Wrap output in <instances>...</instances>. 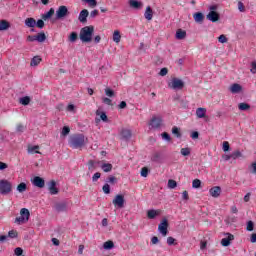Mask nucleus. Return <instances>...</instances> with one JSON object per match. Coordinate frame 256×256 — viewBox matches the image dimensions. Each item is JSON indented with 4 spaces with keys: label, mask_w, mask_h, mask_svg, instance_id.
Returning <instances> with one entry per match:
<instances>
[{
    "label": "nucleus",
    "mask_w": 256,
    "mask_h": 256,
    "mask_svg": "<svg viewBox=\"0 0 256 256\" xmlns=\"http://www.w3.org/2000/svg\"><path fill=\"white\" fill-rule=\"evenodd\" d=\"M193 189H199L201 187V180L195 179L192 182Z\"/></svg>",
    "instance_id": "obj_44"
},
{
    "label": "nucleus",
    "mask_w": 256,
    "mask_h": 256,
    "mask_svg": "<svg viewBox=\"0 0 256 256\" xmlns=\"http://www.w3.org/2000/svg\"><path fill=\"white\" fill-rule=\"evenodd\" d=\"M238 10L240 13H245V4H243L241 1L238 2Z\"/></svg>",
    "instance_id": "obj_58"
},
{
    "label": "nucleus",
    "mask_w": 256,
    "mask_h": 256,
    "mask_svg": "<svg viewBox=\"0 0 256 256\" xmlns=\"http://www.w3.org/2000/svg\"><path fill=\"white\" fill-rule=\"evenodd\" d=\"M206 19H208V21H211L212 23H217V21H219L221 19V16L219 15V13L217 11H210L206 15Z\"/></svg>",
    "instance_id": "obj_11"
},
{
    "label": "nucleus",
    "mask_w": 256,
    "mask_h": 256,
    "mask_svg": "<svg viewBox=\"0 0 256 256\" xmlns=\"http://www.w3.org/2000/svg\"><path fill=\"white\" fill-rule=\"evenodd\" d=\"M159 215V211L155 210V209H151L147 211V217L148 219H155V217Z\"/></svg>",
    "instance_id": "obj_32"
},
{
    "label": "nucleus",
    "mask_w": 256,
    "mask_h": 256,
    "mask_svg": "<svg viewBox=\"0 0 256 256\" xmlns=\"http://www.w3.org/2000/svg\"><path fill=\"white\" fill-rule=\"evenodd\" d=\"M167 73H169V69L167 68H162L159 72L160 77H165V75H167Z\"/></svg>",
    "instance_id": "obj_64"
},
{
    "label": "nucleus",
    "mask_w": 256,
    "mask_h": 256,
    "mask_svg": "<svg viewBox=\"0 0 256 256\" xmlns=\"http://www.w3.org/2000/svg\"><path fill=\"white\" fill-rule=\"evenodd\" d=\"M25 25L26 27L33 28L35 25H37V21H35V18H27L25 20Z\"/></svg>",
    "instance_id": "obj_28"
},
{
    "label": "nucleus",
    "mask_w": 256,
    "mask_h": 256,
    "mask_svg": "<svg viewBox=\"0 0 256 256\" xmlns=\"http://www.w3.org/2000/svg\"><path fill=\"white\" fill-rule=\"evenodd\" d=\"M250 73H252V75H256V60L252 61L250 63Z\"/></svg>",
    "instance_id": "obj_45"
},
{
    "label": "nucleus",
    "mask_w": 256,
    "mask_h": 256,
    "mask_svg": "<svg viewBox=\"0 0 256 256\" xmlns=\"http://www.w3.org/2000/svg\"><path fill=\"white\" fill-rule=\"evenodd\" d=\"M45 39H47V36L45 35V33H40L36 35V41H38V43H43Z\"/></svg>",
    "instance_id": "obj_39"
},
{
    "label": "nucleus",
    "mask_w": 256,
    "mask_h": 256,
    "mask_svg": "<svg viewBox=\"0 0 256 256\" xmlns=\"http://www.w3.org/2000/svg\"><path fill=\"white\" fill-rule=\"evenodd\" d=\"M172 133L175 135V137H177V139H181L182 134H181V131L179 130V128L177 126H174L172 128Z\"/></svg>",
    "instance_id": "obj_36"
},
{
    "label": "nucleus",
    "mask_w": 256,
    "mask_h": 256,
    "mask_svg": "<svg viewBox=\"0 0 256 256\" xmlns=\"http://www.w3.org/2000/svg\"><path fill=\"white\" fill-rule=\"evenodd\" d=\"M185 37H187V33H176L175 34V39H177L178 41H182L183 39H185Z\"/></svg>",
    "instance_id": "obj_47"
},
{
    "label": "nucleus",
    "mask_w": 256,
    "mask_h": 256,
    "mask_svg": "<svg viewBox=\"0 0 256 256\" xmlns=\"http://www.w3.org/2000/svg\"><path fill=\"white\" fill-rule=\"evenodd\" d=\"M227 41H229V39H227V36H225V34H222L218 37L219 43H227Z\"/></svg>",
    "instance_id": "obj_53"
},
{
    "label": "nucleus",
    "mask_w": 256,
    "mask_h": 256,
    "mask_svg": "<svg viewBox=\"0 0 256 256\" xmlns=\"http://www.w3.org/2000/svg\"><path fill=\"white\" fill-rule=\"evenodd\" d=\"M26 127L23 124H18L16 127L17 133H23L25 131Z\"/></svg>",
    "instance_id": "obj_56"
},
{
    "label": "nucleus",
    "mask_w": 256,
    "mask_h": 256,
    "mask_svg": "<svg viewBox=\"0 0 256 256\" xmlns=\"http://www.w3.org/2000/svg\"><path fill=\"white\" fill-rule=\"evenodd\" d=\"M255 228V223L253 221H248L246 226V231H253Z\"/></svg>",
    "instance_id": "obj_46"
},
{
    "label": "nucleus",
    "mask_w": 256,
    "mask_h": 256,
    "mask_svg": "<svg viewBox=\"0 0 256 256\" xmlns=\"http://www.w3.org/2000/svg\"><path fill=\"white\" fill-rule=\"evenodd\" d=\"M90 7H97V0H84Z\"/></svg>",
    "instance_id": "obj_61"
},
{
    "label": "nucleus",
    "mask_w": 256,
    "mask_h": 256,
    "mask_svg": "<svg viewBox=\"0 0 256 256\" xmlns=\"http://www.w3.org/2000/svg\"><path fill=\"white\" fill-rule=\"evenodd\" d=\"M195 23L201 25L205 21V15L202 12H196L193 14Z\"/></svg>",
    "instance_id": "obj_18"
},
{
    "label": "nucleus",
    "mask_w": 256,
    "mask_h": 256,
    "mask_svg": "<svg viewBox=\"0 0 256 256\" xmlns=\"http://www.w3.org/2000/svg\"><path fill=\"white\" fill-rule=\"evenodd\" d=\"M169 89H174L176 91H181L185 87V82L179 78H172L171 82L168 83Z\"/></svg>",
    "instance_id": "obj_5"
},
{
    "label": "nucleus",
    "mask_w": 256,
    "mask_h": 256,
    "mask_svg": "<svg viewBox=\"0 0 256 256\" xmlns=\"http://www.w3.org/2000/svg\"><path fill=\"white\" fill-rule=\"evenodd\" d=\"M37 149H39V146H31L28 148V153H41L39 151H37Z\"/></svg>",
    "instance_id": "obj_55"
},
{
    "label": "nucleus",
    "mask_w": 256,
    "mask_h": 256,
    "mask_svg": "<svg viewBox=\"0 0 256 256\" xmlns=\"http://www.w3.org/2000/svg\"><path fill=\"white\" fill-rule=\"evenodd\" d=\"M230 91H231L233 94L241 93V91H243V86H241V85L238 84V83H234V84L231 85Z\"/></svg>",
    "instance_id": "obj_20"
},
{
    "label": "nucleus",
    "mask_w": 256,
    "mask_h": 256,
    "mask_svg": "<svg viewBox=\"0 0 256 256\" xmlns=\"http://www.w3.org/2000/svg\"><path fill=\"white\" fill-rule=\"evenodd\" d=\"M96 115L100 116L101 121H103L104 123H107V121H109V118L107 117V113H105V112H101V111L97 110Z\"/></svg>",
    "instance_id": "obj_31"
},
{
    "label": "nucleus",
    "mask_w": 256,
    "mask_h": 256,
    "mask_svg": "<svg viewBox=\"0 0 256 256\" xmlns=\"http://www.w3.org/2000/svg\"><path fill=\"white\" fill-rule=\"evenodd\" d=\"M168 229H169V220H167V218H164L158 225V231L159 233H161L163 237H167L169 233Z\"/></svg>",
    "instance_id": "obj_6"
},
{
    "label": "nucleus",
    "mask_w": 256,
    "mask_h": 256,
    "mask_svg": "<svg viewBox=\"0 0 256 256\" xmlns=\"http://www.w3.org/2000/svg\"><path fill=\"white\" fill-rule=\"evenodd\" d=\"M102 190L105 195H109V193H111V186L108 183H105L102 187Z\"/></svg>",
    "instance_id": "obj_40"
},
{
    "label": "nucleus",
    "mask_w": 256,
    "mask_h": 256,
    "mask_svg": "<svg viewBox=\"0 0 256 256\" xmlns=\"http://www.w3.org/2000/svg\"><path fill=\"white\" fill-rule=\"evenodd\" d=\"M35 27H38V29H43V27H45V21H43V19H39V20L36 22Z\"/></svg>",
    "instance_id": "obj_52"
},
{
    "label": "nucleus",
    "mask_w": 256,
    "mask_h": 256,
    "mask_svg": "<svg viewBox=\"0 0 256 256\" xmlns=\"http://www.w3.org/2000/svg\"><path fill=\"white\" fill-rule=\"evenodd\" d=\"M77 33H71L69 36V41H71V43H75V41H77Z\"/></svg>",
    "instance_id": "obj_62"
},
{
    "label": "nucleus",
    "mask_w": 256,
    "mask_h": 256,
    "mask_svg": "<svg viewBox=\"0 0 256 256\" xmlns=\"http://www.w3.org/2000/svg\"><path fill=\"white\" fill-rule=\"evenodd\" d=\"M120 135H121V139H123L124 141H129V139H131L132 137L131 130L129 129H122V131L120 132Z\"/></svg>",
    "instance_id": "obj_19"
},
{
    "label": "nucleus",
    "mask_w": 256,
    "mask_h": 256,
    "mask_svg": "<svg viewBox=\"0 0 256 256\" xmlns=\"http://www.w3.org/2000/svg\"><path fill=\"white\" fill-rule=\"evenodd\" d=\"M105 94L107 95V97H113L115 95V92L113 90H111L110 88H106Z\"/></svg>",
    "instance_id": "obj_59"
},
{
    "label": "nucleus",
    "mask_w": 256,
    "mask_h": 256,
    "mask_svg": "<svg viewBox=\"0 0 256 256\" xmlns=\"http://www.w3.org/2000/svg\"><path fill=\"white\" fill-rule=\"evenodd\" d=\"M128 4L131 9H135L136 11H141V9H143V2L139 0H129Z\"/></svg>",
    "instance_id": "obj_12"
},
{
    "label": "nucleus",
    "mask_w": 256,
    "mask_h": 256,
    "mask_svg": "<svg viewBox=\"0 0 256 256\" xmlns=\"http://www.w3.org/2000/svg\"><path fill=\"white\" fill-rule=\"evenodd\" d=\"M25 191H27V184L25 182H21L18 186H17V192L18 193H25Z\"/></svg>",
    "instance_id": "obj_34"
},
{
    "label": "nucleus",
    "mask_w": 256,
    "mask_h": 256,
    "mask_svg": "<svg viewBox=\"0 0 256 256\" xmlns=\"http://www.w3.org/2000/svg\"><path fill=\"white\" fill-rule=\"evenodd\" d=\"M95 27L93 25L81 28L80 33H94Z\"/></svg>",
    "instance_id": "obj_30"
},
{
    "label": "nucleus",
    "mask_w": 256,
    "mask_h": 256,
    "mask_svg": "<svg viewBox=\"0 0 256 256\" xmlns=\"http://www.w3.org/2000/svg\"><path fill=\"white\" fill-rule=\"evenodd\" d=\"M162 135V139H164V141H171V135H169V133L164 132L161 134Z\"/></svg>",
    "instance_id": "obj_60"
},
{
    "label": "nucleus",
    "mask_w": 256,
    "mask_h": 256,
    "mask_svg": "<svg viewBox=\"0 0 256 256\" xmlns=\"http://www.w3.org/2000/svg\"><path fill=\"white\" fill-rule=\"evenodd\" d=\"M224 235H226V238L221 240V245L222 247H229V245H231V241H234L235 236L229 232L225 233Z\"/></svg>",
    "instance_id": "obj_10"
},
{
    "label": "nucleus",
    "mask_w": 256,
    "mask_h": 256,
    "mask_svg": "<svg viewBox=\"0 0 256 256\" xmlns=\"http://www.w3.org/2000/svg\"><path fill=\"white\" fill-rule=\"evenodd\" d=\"M114 43H120L121 42V33H113L112 37Z\"/></svg>",
    "instance_id": "obj_43"
},
{
    "label": "nucleus",
    "mask_w": 256,
    "mask_h": 256,
    "mask_svg": "<svg viewBox=\"0 0 256 256\" xmlns=\"http://www.w3.org/2000/svg\"><path fill=\"white\" fill-rule=\"evenodd\" d=\"M99 179H101V173L96 172V173L92 176V181H93V183H97V181H99Z\"/></svg>",
    "instance_id": "obj_54"
},
{
    "label": "nucleus",
    "mask_w": 256,
    "mask_h": 256,
    "mask_svg": "<svg viewBox=\"0 0 256 256\" xmlns=\"http://www.w3.org/2000/svg\"><path fill=\"white\" fill-rule=\"evenodd\" d=\"M18 233H17V231H15V230H10L9 232H8V237H10V239H17V237H18Z\"/></svg>",
    "instance_id": "obj_48"
},
{
    "label": "nucleus",
    "mask_w": 256,
    "mask_h": 256,
    "mask_svg": "<svg viewBox=\"0 0 256 256\" xmlns=\"http://www.w3.org/2000/svg\"><path fill=\"white\" fill-rule=\"evenodd\" d=\"M163 119L161 117L153 116L149 122L150 129H160Z\"/></svg>",
    "instance_id": "obj_9"
},
{
    "label": "nucleus",
    "mask_w": 256,
    "mask_h": 256,
    "mask_svg": "<svg viewBox=\"0 0 256 256\" xmlns=\"http://www.w3.org/2000/svg\"><path fill=\"white\" fill-rule=\"evenodd\" d=\"M222 149H223L224 153H227V151H230L231 150V146L229 145V142L224 141Z\"/></svg>",
    "instance_id": "obj_49"
},
{
    "label": "nucleus",
    "mask_w": 256,
    "mask_h": 256,
    "mask_svg": "<svg viewBox=\"0 0 256 256\" xmlns=\"http://www.w3.org/2000/svg\"><path fill=\"white\" fill-rule=\"evenodd\" d=\"M80 40L82 43H91L93 40V33H80Z\"/></svg>",
    "instance_id": "obj_17"
},
{
    "label": "nucleus",
    "mask_w": 256,
    "mask_h": 256,
    "mask_svg": "<svg viewBox=\"0 0 256 256\" xmlns=\"http://www.w3.org/2000/svg\"><path fill=\"white\" fill-rule=\"evenodd\" d=\"M238 109H239L240 111H249V109H251V105H249V104L243 102V103H240V104L238 105Z\"/></svg>",
    "instance_id": "obj_35"
},
{
    "label": "nucleus",
    "mask_w": 256,
    "mask_h": 256,
    "mask_svg": "<svg viewBox=\"0 0 256 256\" xmlns=\"http://www.w3.org/2000/svg\"><path fill=\"white\" fill-rule=\"evenodd\" d=\"M13 191V184L7 179L0 180V195H9Z\"/></svg>",
    "instance_id": "obj_2"
},
{
    "label": "nucleus",
    "mask_w": 256,
    "mask_h": 256,
    "mask_svg": "<svg viewBox=\"0 0 256 256\" xmlns=\"http://www.w3.org/2000/svg\"><path fill=\"white\" fill-rule=\"evenodd\" d=\"M150 159L152 163H161V153L155 152Z\"/></svg>",
    "instance_id": "obj_27"
},
{
    "label": "nucleus",
    "mask_w": 256,
    "mask_h": 256,
    "mask_svg": "<svg viewBox=\"0 0 256 256\" xmlns=\"http://www.w3.org/2000/svg\"><path fill=\"white\" fill-rule=\"evenodd\" d=\"M53 209L56 211V213H67L69 211V202H67V200L56 202Z\"/></svg>",
    "instance_id": "obj_4"
},
{
    "label": "nucleus",
    "mask_w": 256,
    "mask_h": 256,
    "mask_svg": "<svg viewBox=\"0 0 256 256\" xmlns=\"http://www.w3.org/2000/svg\"><path fill=\"white\" fill-rule=\"evenodd\" d=\"M32 184L34 185V187L43 189V187H45V179L41 178L40 176H35L32 180Z\"/></svg>",
    "instance_id": "obj_13"
},
{
    "label": "nucleus",
    "mask_w": 256,
    "mask_h": 256,
    "mask_svg": "<svg viewBox=\"0 0 256 256\" xmlns=\"http://www.w3.org/2000/svg\"><path fill=\"white\" fill-rule=\"evenodd\" d=\"M250 172L252 175H256V161L250 165Z\"/></svg>",
    "instance_id": "obj_63"
},
{
    "label": "nucleus",
    "mask_w": 256,
    "mask_h": 256,
    "mask_svg": "<svg viewBox=\"0 0 256 256\" xmlns=\"http://www.w3.org/2000/svg\"><path fill=\"white\" fill-rule=\"evenodd\" d=\"M112 203L114 207H117L118 209H123V207H125V196L123 194L116 195Z\"/></svg>",
    "instance_id": "obj_8"
},
{
    "label": "nucleus",
    "mask_w": 256,
    "mask_h": 256,
    "mask_svg": "<svg viewBox=\"0 0 256 256\" xmlns=\"http://www.w3.org/2000/svg\"><path fill=\"white\" fill-rule=\"evenodd\" d=\"M42 59L41 56H34L30 62L31 67H37L39 63H41Z\"/></svg>",
    "instance_id": "obj_29"
},
{
    "label": "nucleus",
    "mask_w": 256,
    "mask_h": 256,
    "mask_svg": "<svg viewBox=\"0 0 256 256\" xmlns=\"http://www.w3.org/2000/svg\"><path fill=\"white\" fill-rule=\"evenodd\" d=\"M89 17V10L87 9H83L79 16H78V20L80 21V23H87V18Z\"/></svg>",
    "instance_id": "obj_16"
},
{
    "label": "nucleus",
    "mask_w": 256,
    "mask_h": 256,
    "mask_svg": "<svg viewBox=\"0 0 256 256\" xmlns=\"http://www.w3.org/2000/svg\"><path fill=\"white\" fill-rule=\"evenodd\" d=\"M11 27V23L7 20H0V31H7Z\"/></svg>",
    "instance_id": "obj_26"
},
{
    "label": "nucleus",
    "mask_w": 256,
    "mask_h": 256,
    "mask_svg": "<svg viewBox=\"0 0 256 256\" xmlns=\"http://www.w3.org/2000/svg\"><path fill=\"white\" fill-rule=\"evenodd\" d=\"M88 139L83 134H74L69 139V145L72 149H83L87 145Z\"/></svg>",
    "instance_id": "obj_1"
},
{
    "label": "nucleus",
    "mask_w": 256,
    "mask_h": 256,
    "mask_svg": "<svg viewBox=\"0 0 256 256\" xmlns=\"http://www.w3.org/2000/svg\"><path fill=\"white\" fill-rule=\"evenodd\" d=\"M69 133H71V128H69V126H64L62 128V132H61V135L63 137H67V135H69Z\"/></svg>",
    "instance_id": "obj_41"
},
{
    "label": "nucleus",
    "mask_w": 256,
    "mask_h": 256,
    "mask_svg": "<svg viewBox=\"0 0 256 256\" xmlns=\"http://www.w3.org/2000/svg\"><path fill=\"white\" fill-rule=\"evenodd\" d=\"M209 193L211 197H214V199H217V197L221 196V186H214L210 188Z\"/></svg>",
    "instance_id": "obj_15"
},
{
    "label": "nucleus",
    "mask_w": 256,
    "mask_h": 256,
    "mask_svg": "<svg viewBox=\"0 0 256 256\" xmlns=\"http://www.w3.org/2000/svg\"><path fill=\"white\" fill-rule=\"evenodd\" d=\"M14 253L16 256H23V248L21 247L15 248Z\"/></svg>",
    "instance_id": "obj_57"
},
{
    "label": "nucleus",
    "mask_w": 256,
    "mask_h": 256,
    "mask_svg": "<svg viewBox=\"0 0 256 256\" xmlns=\"http://www.w3.org/2000/svg\"><path fill=\"white\" fill-rule=\"evenodd\" d=\"M106 183L110 184V185H117V177L115 176H109L106 179Z\"/></svg>",
    "instance_id": "obj_38"
},
{
    "label": "nucleus",
    "mask_w": 256,
    "mask_h": 256,
    "mask_svg": "<svg viewBox=\"0 0 256 256\" xmlns=\"http://www.w3.org/2000/svg\"><path fill=\"white\" fill-rule=\"evenodd\" d=\"M53 15H55V9L50 8L48 12H46L45 14H42V19L43 21H47L48 19H51Z\"/></svg>",
    "instance_id": "obj_23"
},
{
    "label": "nucleus",
    "mask_w": 256,
    "mask_h": 256,
    "mask_svg": "<svg viewBox=\"0 0 256 256\" xmlns=\"http://www.w3.org/2000/svg\"><path fill=\"white\" fill-rule=\"evenodd\" d=\"M177 187V181L173 179L168 180V189H175Z\"/></svg>",
    "instance_id": "obj_42"
},
{
    "label": "nucleus",
    "mask_w": 256,
    "mask_h": 256,
    "mask_svg": "<svg viewBox=\"0 0 256 256\" xmlns=\"http://www.w3.org/2000/svg\"><path fill=\"white\" fill-rule=\"evenodd\" d=\"M114 248H115V243H113L112 240H108L103 244V249H105L106 251H111V249H114Z\"/></svg>",
    "instance_id": "obj_24"
},
{
    "label": "nucleus",
    "mask_w": 256,
    "mask_h": 256,
    "mask_svg": "<svg viewBox=\"0 0 256 256\" xmlns=\"http://www.w3.org/2000/svg\"><path fill=\"white\" fill-rule=\"evenodd\" d=\"M19 103L21 105L27 106L31 103V98L29 96H24V97L19 99Z\"/></svg>",
    "instance_id": "obj_33"
},
{
    "label": "nucleus",
    "mask_w": 256,
    "mask_h": 256,
    "mask_svg": "<svg viewBox=\"0 0 256 256\" xmlns=\"http://www.w3.org/2000/svg\"><path fill=\"white\" fill-rule=\"evenodd\" d=\"M144 17L147 21H151L153 19V9L151 8V6L146 7Z\"/></svg>",
    "instance_id": "obj_21"
},
{
    "label": "nucleus",
    "mask_w": 256,
    "mask_h": 256,
    "mask_svg": "<svg viewBox=\"0 0 256 256\" xmlns=\"http://www.w3.org/2000/svg\"><path fill=\"white\" fill-rule=\"evenodd\" d=\"M231 155H232V159H239V157L243 156V154L239 150L232 152Z\"/></svg>",
    "instance_id": "obj_51"
},
{
    "label": "nucleus",
    "mask_w": 256,
    "mask_h": 256,
    "mask_svg": "<svg viewBox=\"0 0 256 256\" xmlns=\"http://www.w3.org/2000/svg\"><path fill=\"white\" fill-rule=\"evenodd\" d=\"M205 115H207V109L201 107L197 108L196 117H198V119H203Z\"/></svg>",
    "instance_id": "obj_22"
},
{
    "label": "nucleus",
    "mask_w": 256,
    "mask_h": 256,
    "mask_svg": "<svg viewBox=\"0 0 256 256\" xmlns=\"http://www.w3.org/2000/svg\"><path fill=\"white\" fill-rule=\"evenodd\" d=\"M48 189L50 195H57L59 193V188H57V182L55 180L50 181Z\"/></svg>",
    "instance_id": "obj_14"
},
{
    "label": "nucleus",
    "mask_w": 256,
    "mask_h": 256,
    "mask_svg": "<svg viewBox=\"0 0 256 256\" xmlns=\"http://www.w3.org/2000/svg\"><path fill=\"white\" fill-rule=\"evenodd\" d=\"M141 177H147L149 175V168L143 167L140 172Z\"/></svg>",
    "instance_id": "obj_50"
},
{
    "label": "nucleus",
    "mask_w": 256,
    "mask_h": 256,
    "mask_svg": "<svg viewBox=\"0 0 256 256\" xmlns=\"http://www.w3.org/2000/svg\"><path fill=\"white\" fill-rule=\"evenodd\" d=\"M101 169L104 171V173H111V171H113V164L104 163L101 165Z\"/></svg>",
    "instance_id": "obj_25"
},
{
    "label": "nucleus",
    "mask_w": 256,
    "mask_h": 256,
    "mask_svg": "<svg viewBox=\"0 0 256 256\" xmlns=\"http://www.w3.org/2000/svg\"><path fill=\"white\" fill-rule=\"evenodd\" d=\"M181 155H183V157H189V155H191V148L187 147V148H182L180 150Z\"/></svg>",
    "instance_id": "obj_37"
},
{
    "label": "nucleus",
    "mask_w": 256,
    "mask_h": 256,
    "mask_svg": "<svg viewBox=\"0 0 256 256\" xmlns=\"http://www.w3.org/2000/svg\"><path fill=\"white\" fill-rule=\"evenodd\" d=\"M29 217H31V212H29V209L22 208L20 210V216L15 218V223L17 225H23V223H27L29 221Z\"/></svg>",
    "instance_id": "obj_3"
},
{
    "label": "nucleus",
    "mask_w": 256,
    "mask_h": 256,
    "mask_svg": "<svg viewBox=\"0 0 256 256\" xmlns=\"http://www.w3.org/2000/svg\"><path fill=\"white\" fill-rule=\"evenodd\" d=\"M69 8H67V6H60L58 7V9L56 10V19L61 20V19H65V17H69Z\"/></svg>",
    "instance_id": "obj_7"
}]
</instances>
